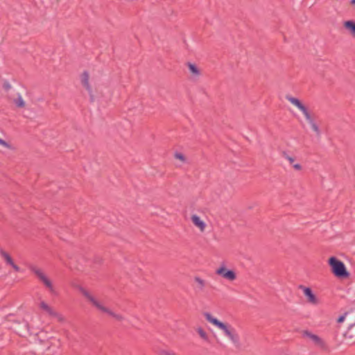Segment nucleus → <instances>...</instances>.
I'll list each match as a JSON object with an SVG mask.
<instances>
[{
  "label": "nucleus",
  "instance_id": "obj_25",
  "mask_svg": "<svg viewBox=\"0 0 355 355\" xmlns=\"http://www.w3.org/2000/svg\"><path fill=\"white\" fill-rule=\"evenodd\" d=\"M3 88L6 90V91H8L10 88H11V86L10 85V83L7 81H5L3 84Z\"/></svg>",
  "mask_w": 355,
  "mask_h": 355
},
{
  "label": "nucleus",
  "instance_id": "obj_26",
  "mask_svg": "<svg viewBox=\"0 0 355 355\" xmlns=\"http://www.w3.org/2000/svg\"><path fill=\"white\" fill-rule=\"evenodd\" d=\"M0 145L5 146V147H9V144L3 139L0 138Z\"/></svg>",
  "mask_w": 355,
  "mask_h": 355
},
{
  "label": "nucleus",
  "instance_id": "obj_15",
  "mask_svg": "<svg viewBox=\"0 0 355 355\" xmlns=\"http://www.w3.org/2000/svg\"><path fill=\"white\" fill-rule=\"evenodd\" d=\"M191 221L192 223L198 228H200V230H204L205 228V223L203 220L200 219V218L197 215H193L191 216Z\"/></svg>",
  "mask_w": 355,
  "mask_h": 355
},
{
  "label": "nucleus",
  "instance_id": "obj_9",
  "mask_svg": "<svg viewBox=\"0 0 355 355\" xmlns=\"http://www.w3.org/2000/svg\"><path fill=\"white\" fill-rule=\"evenodd\" d=\"M299 288L303 291L304 295L306 297L308 302L312 304H318V299L317 298L316 295L313 293L312 289L310 287L300 285Z\"/></svg>",
  "mask_w": 355,
  "mask_h": 355
},
{
  "label": "nucleus",
  "instance_id": "obj_8",
  "mask_svg": "<svg viewBox=\"0 0 355 355\" xmlns=\"http://www.w3.org/2000/svg\"><path fill=\"white\" fill-rule=\"evenodd\" d=\"M216 274L229 281H234L236 279V272L232 269H228L223 263L216 269Z\"/></svg>",
  "mask_w": 355,
  "mask_h": 355
},
{
  "label": "nucleus",
  "instance_id": "obj_30",
  "mask_svg": "<svg viewBox=\"0 0 355 355\" xmlns=\"http://www.w3.org/2000/svg\"><path fill=\"white\" fill-rule=\"evenodd\" d=\"M25 327L28 329L29 328V324L28 322H25Z\"/></svg>",
  "mask_w": 355,
  "mask_h": 355
},
{
  "label": "nucleus",
  "instance_id": "obj_6",
  "mask_svg": "<svg viewBox=\"0 0 355 355\" xmlns=\"http://www.w3.org/2000/svg\"><path fill=\"white\" fill-rule=\"evenodd\" d=\"M286 99L296 106L304 114L307 121H311V119H313L306 106L304 105L300 99L291 95H286Z\"/></svg>",
  "mask_w": 355,
  "mask_h": 355
},
{
  "label": "nucleus",
  "instance_id": "obj_3",
  "mask_svg": "<svg viewBox=\"0 0 355 355\" xmlns=\"http://www.w3.org/2000/svg\"><path fill=\"white\" fill-rule=\"evenodd\" d=\"M28 268L33 272L37 277L43 283V284L49 290L52 294H55L51 281L42 272V271L36 266L29 264Z\"/></svg>",
  "mask_w": 355,
  "mask_h": 355
},
{
  "label": "nucleus",
  "instance_id": "obj_32",
  "mask_svg": "<svg viewBox=\"0 0 355 355\" xmlns=\"http://www.w3.org/2000/svg\"><path fill=\"white\" fill-rule=\"evenodd\" d=\"M350 327H351V328H352V329L355 328V324H351V326H350Z\"/></svg>",
  "mask_w": 355,
  "mask_h": 355
},
{
  "label": "nucleus",
  "instance_id": "obj_31",
  "mask_svg": "<svg viewBox=\"0 0 355 355\" xmlns=\"http://www.w3.org/2000/svg\"><path fill=\"white\" fill-rule=\"evenodd\" d=\"M350 3L352 5H355V0H351Z\"/></svg>",
  "mask_w": 355,
  "mask_h": 355
},
{
  "label": "nucleus",
  "instance_id": "obj_22",
  "mask_svg": "<svg viewBox=\"0 0 355 355\" xmlns=\"http://www.w3.org/2000/svg\"><path fill=\"white\" fill-rule=\"evenodd\" d=\"M195 281L199 284L200 288L202 290L204 288L205 285V281L203 279H202L199 277H195Z\"/></svg>",
  "mask_w": 355,
  "mask_h": 355
},
{
  "label": "nucleus",
  "instance_id": "obj_23",
  "mask_svg": "<svg viewBox=\"0 0 355 355\" xmlns=\"http://www.w3.org/2000/svg\"><path fill=\"white\" fill-rule=\"evenodd\" d=\"M175 157L176 159H178L181 160L182 162H185V161H186V157H185V156H184L182 153H178V152H176V153H175Z\"/></svg>",
  "mask_w": 355,
  "mask_h": 355
},
{
  "label": "nucleus",
  "instance_id": "obj_7",
  "mask_svg": "<svg viewBox=\"0 0 355 355\" xmlns=\"http://www.w3.org/2000/svg\"><path fill=\"white\" fill-rule=\"evenodd\" d=\"M286 99L296 106L304 114L307 121H311V119H313L306 106L304 105L300 99L291 95H286Z\"/></svg>",
  "mask_w": 355,
  "mask_h": 355
},
{
  "label": "nucleus",
  "instance_id": "obj_18",
  "mask_svg": "<svg viewBox=\"0 0 355 355\" xmlns=\"http://www.w3.org/2000/svg\"><path fill=\"white\" fill-rule=\"evenodd\" d=\"M46 312L48 313V314L52 317L58 318L60 321L62 320V318L61 317V315L55 311L51 307L49 306V309L46 311Z\"/></svg>",
  "mask_w": 355,
  "mask_h": 355
},
{
  "label": "nucleus",
  "instance_id": "obj_4",
  "mask_svg": "<svg viewBox=\"0 0 355 355\" xmlns=\"http://www.w3.org/2000/svg\"><path fill=\"white\" fill-rule=\"evenodd\" d=\"M28 268L33 272L37 277L43 283V284L49 290L52 294H55L51 281L42 272V271L36 266L29 264Z\"/></svg>",
  "mask_w": 355,
  "mask_h": 355
},
{
  "label": "nucleus",
  "instance_id": "obj_12",
  "mask_svg": "<svg viewBox=\"0 0 355 355\" xmlns=\"http://www.w3.org/2000/svg\"><path fill=\"white\" fill-rule=\"evenodd\" d=\"M0 254L4 258L6 263L10 265V266H12V268L16 272H19L21 270L20 268L17 264L15 263V262L13 261V259H12V257H10V255L8 253L3 251V250H1Z\"/></svg>",
  "mask_w": 355,
  "mask_h": 355
},
{
  "label": "nucleus",
  "instance_id": "obj_21",
  "mask_svg": "<svg viewBox=\"0 0 355 355\" xmlns=\"http://www.w3.org/2000/svg\"><path fill=\"white\" fill-rule=\"evenodd\" d=\"M282 156L285 159H286L289 162V163L291 164H292L294 162V161H295V158L293 157L289 156L285 151L282 152Z\"/></svg>",
  "mask_w": 355,
  "mask_h": 355
},
{
  "label": "nucleus",
  "instance_id": "obj_1",
  "mask_svg": "<svg viewBox=\"0 0 355 355\" xmlns=\"http://www.w3.org/2000/svg\"><path fill=\"white\" fill-rule=\"evenodd\" d=\"M203 315L208 322L215 325L218 329L223 330L225 335L227 336L236 347L239 346V336L234 327L228 324L218 320L217 318L213 317L212 315L209 312H205Z\"/></svg>",
  "mask_w": 355,
  "mask_h": 355
},
{
  "label": "nucleus",
  "instance_id": "obj_20",
  "mask_svg": "<svg viewBox=\"0 0 355 355\" xmlns=\"http://www.w3.org/2000/svg\"><path fill=\"white\" fill-rule=\"evenodd\" d=\"M15 102L18 107H24L25 106V102L20 95L17 97Z\"/></svg>",
  "mask_w": 355,
  "mask_h": 355
},
{
  "label": "nucleus",
  "instance_id": "obj_11",
  "mask_svg": "<svg viewBox=\"0 0 355 355\" xmlns=\"http://www.w3.org/2000/svg\"><path fill=\"white\" fill-rule=\"evenodd\" d=\"M89 75L87 71H84L81 74V83L83 86L88 91L90 95L91 101H94V96L92 94V88L89 83Z\"/></svg>",
  "mask_w": 355,
  "mask_h": 355
},
{
  "label": "nucleus",
  "instance_id": "obj_16",
  "mask_svg": "<svg viewBox=\"0 0 355 355\" xmlns=\"http://www.w3.org/2000/svg\"><path fill=\"white\" fill-rule=\"evenodd\" d=\"M187 66H188L189 71L192 74L196 75V76H198L200 74V70L196 64L188 62Z\"/></svg>",
  "mask_w": 355,
  "mask_h": 355
},
{
  "label": "nucleus",
  "instance_id": "obj_5",
  "mask_svg": "<svg viewBox=\"0 0 355 355\" xmlns=\"http://www.w3.org/2000/svg\"><path fill=\"white\" fill-rule=\"evenodd\" d=\"M304 337H308L312 340L314 344L319 347L322 350L329 352L330 349L327 344L318 335L311 333L308 330H304L302 333Z\"/></svg>",
  "mask_w": 355,
  "mask_h": 355
},
{
  "label": "nucleus",
  "instance_id": "obj_24",
  "mask_svg": "<svg viewBox=\"0 0 355 355\" xmlns=\"http://www.w3.org/2000/svg\"><path fill=\"white\" fill-rule=\"evenodd\" d=\"M40 306L42 309H43L45 311L49 309V306L44 302H41Z\"/></svg>",
  "mask_w": 355,
  "mask_h": 355
},
{
  "label": "nucleus",
  "instance_id": "obj_13",
  "mask_svg": "<svg viewBox=\"0 0 355 355\" xmlns=\"http://www.w3.org/2000/svg\"><path fill=\"white\" fill-rule=\"evenodd\" d=\"M99 311H101L103 313H107L109 315L113 317L118 321H121L123 320V317L121 315L116 314V313H114L112 310H110V309H108L103 305L100 308Z\"/></svg>",
  "mask_w": 355,
  "mask_h": 355
},
{
  "label": "nucleus",
  "instance_id": "obj_28",
  "mask_svg": "<svg viewBox=\"0 0 355 355\" xmlns=\"http://www.w3.org/2000/svg\"><path fill=\"white\" fill-rule=\"evenodd\" d=\"M344 319H345V315H340L338 318V322H342L344 320Z\"/></svg>",
  "mask_w": 355,
  "mask_h": 355
},
{
  "label": "nucleus",
  "instance_id": "obj_10",
  "mask_svg": "<svg viewBox=\"0 0 355 355\" xmlns=\"http://www.w3.org/2000/svg\"><path fill=\"white\" fill-rule=\"evenodd\" d=\"M80 292L98 310L102 306V304L94 297L86 289L83 287L79 288Z\"/></svg>",
  "mask_w": 355,
  "mask_h": 355
},
{
  "label": "nucleus",
  "instance_id": "obj_29",
  "mask_svg": "<svg viewBox=\"0 0 355 355\" xmlns=\"http://www.w3.org/2000/svg\"><path fill=\"white\" fill-rule=\"evenodd\" d=\"M165 354H166V355H175V353H173V352H165Z\"/></svg>",
  "mask_w": 355,
  "mask_h": 355
},
{
  "label": "nucleus",
  "instance_id": "obj_19",
  "mask_svg": "<svg viewBox=\"0 0 355 355\" xmlns=\"http://www.w3.org/2000/svg\"><path fill=\"white\" fill-rule=\"evenodd\" d=\"M197 332L198 333L199 336L205 340L206 341H208V336L207 334V333L205 332V331L201 328V327H198L197 329Z\"/></svg>",
  "mask_w": 355,
  "mask_h": 355
},
{
  "label": "nucleus",
  "instance_id": "obj_27",
  "mask_svg": "<svg viewBox=\"0 0 355 355\" xmlns=\"http://www.w3.org/2000/svg\"><path fill=\"white\" fill-rule=\"evenodd\" d=\"M293 167L297 171H300L302 169V166L300 164H295L293 165Z\"/></svg>",
  "mask_w": 355,
  "mask_h": 355
},
{
  "label": "nucleus",
  "instance_id": "obj_14",
  "mask_svg": "<svg viewBox=\"0 0 355 355\" xmlns=\"http://www.w3.org/2000/svg\"><path fill=\"white\" fill-rule=\"evenodd\" d=\"M343 26L346 28L350 34L355 37V21L354 20H347L345 21L343 24Z\"/></svg>",
  "mask_w": 355,
  "mask_h": 355
},
{
  "label": "nucleus",
  "instance_id": "obj_2",
  "mask_svg": "<svg viewBox=\"0 0 355 355\" xmlns=\"http://www.w3.org/2000/svg\"><path fill=\"white\" fill-rule=\"evenodd\" d=\"M328 264L330 266L332 274L340 279H347L350 273L347 271L345 263L336 257H330L328 259Z\"/></svg>",
  "mask_w": 355,
  "mask_h": 355
},
{
  "label": "nucleus",
  "instance_id": "obj_17",
  "mask_svg": "<svg viewBox=\"0 0 355 355\" xmlns=\"http://www.w3.org/2000/svg\"><path fill=\"white\" fill-rule=\"evenodd\" d=\"M308 122L311 125L313 130L316 133V135L318 136H320V128H319L318 125L314 121L313 119H311V121H309Z\"/></svg>",
  "mask_w": 355,
  "mask_h": 355
}]
</instances>
